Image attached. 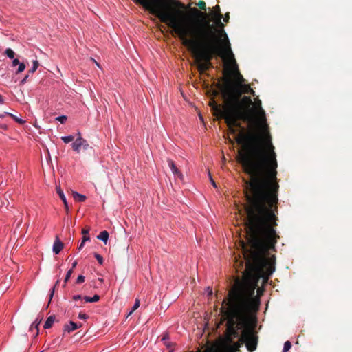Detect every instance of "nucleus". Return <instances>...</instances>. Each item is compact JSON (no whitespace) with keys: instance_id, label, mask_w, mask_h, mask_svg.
I'll list each match as a JSON object with an SVG mask.
<instances>
[{"instance_id":"0eeeda50","label":"nucleus","mask_w":352,"mask_h":352,"mask_svg":"<svg viewBox=\"0 0 352 352\" xmlns=\"http://www.w3.org/2000/svg\"><path fill=\"white\" fill-rule=\"evenodd\" d=\"M226 57L228 58V61H226L224 63L225 72H227L226 76H229L231 78V76H234L236 78V81H234L236 84H243L245 79L239 71L238 65L236 64L234 56L225 55V56L222 58H225Z\"/></svg>"},{"instance_id":"a211bd4d","label":"nucleus","mask_w":352,"mask_h":352,"mask_svg":"<svg viewBox=\"0 0 352 352\" xmlns=\"http://www.w3.org/2000/svg\"><path fill=\"white\" fill-rule=\"evenodd\" d=\"M170 337L168 333H165L163 335V337L162 338V341L164 342V345L167 348H170L172 346V343L169 341Z\"/></svg>"},{"instance_id":"393cba45","label":"nucleus","mask_w":352,"mask_h":352,"mask_svg":"<svg viewBox=\"0 0 352 352\" xmlns=\"http://www.w3.org/2000/svg\"><path fill=\"white\" fill-rule=\"evenodd\" d=\"M140 300L136 299L131 310L128 314V316L131 315L135 309H137L140 307Z\"/></svg>"},{"instance_id":"bb28decb","label":"nucleus","mask_w":352,"mask_h":352,"mask_svg":"<svg viewBox=\"0 0 352 352\" xmlns=\"http://www.w3.org/2000/svg\"><path fill=\"white\" fill-rule=\"evenodd\" d=\"M94 257L96 258V260L98 261V263L100 265H102L103 264L104 259H103L102 256L100 254H99L97 252H95L94 253Z\"/></svg>"},{"instance_id":"cd10ccee","label":"nucleus","mask_w":352,"mask_h":352,"mask_svg":"<svg viewBox=\"0 0 352 352\" xmlns=\"http://www.w3.org/2000/svg\"><path fill=\"white\" fill-rule=\"evenodd\" d=\"M18 65L19 67L16 72V74H19L25 70V65L23 63L20 62V63Z\"/></svg>"},{"instance_id":"a878e982","label":"nucleus","mask_w":352,"mask_h":352,"mask_svg":"<svg viewBox=\"0 0 352 352\" xmlns=\"http://www.w3.org/2000/svg\"><path fill=\"white\" fill-rule=\"evenodd\" d=\"M292 348V343L290 341H286L284 343L283 352H287Z\"/></svg>"},{"instance_id":"6e6552de","label":"nucleus","mask_w":352,"mask_h":352,"mask_svg":"<svg viewBox=\"0 0 352 352\" xmlns=\"http://www.w3.org/2000/svg\"><path fill=\"white\" fill-rule=\"evenodd\" d=\"M72 147L75 152L79 153L81 147H82L84 150H87L89 148V144L85 139L82 138L80 132H78L77 138L72 144Z\"/></svg>"},{"instance_id":"4be33fe9","label":"nucleus","mask_w":352,"mask_h":352,"mask_svg":"<svg viewBox=\"0 0 352 352\" xmlns=\"http://www.w3.org/2000/svg\"><path fill=\"white\" fill-rule=\"evenodd\" d=\"M10 118H12L16 122L21 124H23L25 122V121L24 120L17 117L16 116H15L12 113L10 114Z\"/></svg>"},{"instance_id":"2f4dec72","label":"nucleus","mask_w":352,"mask_h":352,"mask_svg":"<svg viewBox=\"0 0 352 352\" xmlns=\"http://www.w3.org/2000/svg\"><path fill=\"white\" fill-rule=\"evenodd\" d=\"M208 177H209L210 182L211 184L212 185V186L214 188H217V184L215 183L214 180L212 179L210 171H208Z\"/></svg>"},{"instance_id":"412c9836","label":"nucleus","mask_w":352,"mask_h":352,"mask_svg":"<svg viewBox=\"0 0 352 352\" xmlns=\"http://www.w3.org/2000/svg\"><path fill=\"white\" fill-rule=\"evenodd\" d=\"M5 54L6 56L11 59H13L14 57V52L11 48H7L5 51Z\"/></svg>"},{"instance_id":"ddd939ff","label":"nucleus","mask_w":352,"mask_h":352,"mask_svg":"<svg viewBox=\"0 0 352 352\" xmlns=\"http://www.w3.org/2000/svg\"><path fill=\"white\" fill-rule=\"evenodd\" d=\"M42 321V318L37 317L36 320L32 323L30 327V330L33 331L36 330L35 336H37L39 333L38 325Z\"/></svg>"},{"instance_id":"f03ea898","label":"nucleus","mask_w":352,"mask_h":352,"mask_svg":"<svg viewBox=\"0 0 352 352\" xmlns=\"http://www.w3.org/2000/svg\"><path fill=\"white\" fill-rule=\"evenodd\" d=\"M161 22L173 29L182 44L193 53L198 69L204 72L211 65L214 56H233L224 25L222 14H214L217 28L208 20L206 13L196 8L186 13L182 9L184 5L177 0H135Z\"/></svg>"},{"instance_id":"f257e3e1","label":"nucleus","mask_w":352,"mask_h":352,"mask_svg":"<svg viewBox=\"0 0 352 352\" xmlns=\"http://www.w3.org/2000/svg\"><path fill=\"white\" fill-rule=\"evenodd\" d=\"M259 100L258 107L252 108L258 118L256 124H250L248 131L239 122L242 120L241 118H234L214 101L211 104L214 115L225 120L230 133L236 135L235 140L241 146L239 151L240 163L250 176V179L245 182L246 230L274 229L277 226L278 162L265 112Z\"/></svg>"},{"instance_id":"423d86ee","label":"nucleus","mask_w":352,"mask_h":352,"mask_svg":"<svg viewBox=\"0 0 352 352\" xmlns=\"http://www.w3.org/2000/svg\"><path fill=\"white\" fill-rule=\"evenodd\" d=\"M250 88V86L248 84H236L234 80L229 76H224L221 92L222 94H228L231 96H236V97H241L243 94H248Z\"/></svg>"},{"instance_id":"f8f14e48","label":"nucleus","mask_w":352,"mask_h":352,"mask_svg":"<svg viewBox=\"0 0 352 352\" xmlns=\"http://www.w3.org/2000/svg\"><path fill=\"white\" fill-rule=\"evenodd\" d=\"M56 192H57L58 195H59L60 199L63 201V202L64 204V207H65L66 212H68L69 205H68L67 198H66L63 191L60 188V186H56Z\"/></svg>"},{"instance_id":"4c0bfd02","label":"nucleus","mask_w":352,"mask_h":352,"mask_svg":"<svg viewBox=\"0 0 352 352\" xmlns=\"http://www.w3.org/2000/svg\"><path fill=\"white\" fill-rule=\"evenodd\" d=\"M20 63V61L17 58H13L12 66H16Z\"/></svg>"},{"instance_id":"c9c22d12","label":"nucleus","mask_w":352,"mask_h":352,"mask_svg":"<svg viewBox=\"0 0 352 352\" xmlns=\"http://www.w3.org/2000/svg\"><path fill=\"white\" fill-rule=\"evenodd\" d=\"M11 113L9 112H3V113H0V118H3L6 116H10V117Z\"/></svg>"},{"instance_id":"58836bf2","label":"nucleus","mask_w":352,"mask_h":352,"mask_svg":"<svg viewBox=\"0 0 352 352\" xmlns=\"http://www.w3.org/2000/svg\"><path fill=\"white\" fill-rule=\"evenodd\" d=\"M197 6L202 9H205L206 3L204 1H201L197 4Z\"/></svg>"},{"instance_id":"f3484780","label":"nucleus","mask_w":352,"mask_h":352,"mask_svg":"<svg viewBox=\"0 0 352 352\" xmlns=\"http://www.w3.org/2000/svg\"><path fill=\"white\" fill-rule=\"evenodd\" d=\"M100 296L98 294H95L92 297L87 296H85L83 297V300L86 302H98L100 300Z\"/></svg>"},{"instance_id":"37998d69","label":"nucleus","mask_w":352,"mask_h":352,"mask_svg":"<svg viewBox=\"0 0 352 352\" xmlns=\"http://www.w3.org/2000/svg\"><path fill=\"white\" fill-rule=\"evenodd\" d=\"M85 243V242L81 241V243H80V245L78 247V249L79 251H80L83 248Z\"/></svg>"},{"instance_id":"de8ad7c7","label":"nucleus","mask_w":352,"mask_h":352,"mask_svg":"<svg viewBox=\"0 0 352 352\" xmlns=\"http://www.w3.org/2000/svg\"><path fill=\"white\" fill-rule=\"evenodd\" d=\"M91 60H93L99 68H101L100 65L94 58H91Z\"/></svg>"},{"instance_id":"e433bc0d","label":"nucleus","mask_w":352,"mask_h":352,"mask_svg":"<svg viewBox=\"0 0 352 352\" xmlns=\"http://www.w3.org/2000/svg\"><path fill=\"white\" fill-rule=\"evenodd\" d=\"M90 241V236L89 235H85L82 236V241L87 242Z\"/></svg>"},{"instance_id":"c03bdc74","label":"nucleus","mask_w":352,"mask_h":352,"mask_svg":"<svg viewBox=\"0 0 352 352\" xmlns=\"http://www.w3.org/2000/svg\"><path fill=\"white\" fill-rule=\"evenodd\" d=\"M82 234H83V236L89 235V230H82Z\"/></svg>"},{"instance_id":"c85d7f7f","label":"nucleus","mask_w":352,"mask_h":352,"mask_svg":"<svg viewBox=\"0 0 352 352\" xmlns=\"http://www.w3.org/2000/svg\"><path fill=\"white\" fill-rule=\"evenodd\" d=\"M56 120L59 121L61 124H64L67 121V117L65 115H62V116H58L56 118Z\"/></svg>"},{"instance_id":"a18cd8bd","label":"nucleus","mask_w":352,"mask_h":352,"mask_svg":"<svg viewBox=\"0 0 352 352\" xmlns=\"http://www.w3.org/2000/svg\"><path fill=\"white\" fill-rule=\"evenodd\" d=\"M77 264H78L77 261H74L72 263V268H71V269H72V270H73L74 268H75V267H76Z\"/></svg>"},{"instance_id":"39448f33","label":"nucleus","mask_w":352,"mask_h":352,"mask_svg":"<svg viewBox=\"0 0 352 352\" xmlns=\"http://www.w3.org/2000/svg\"><path fill=\"white\" fill-rule=\"evenodd\" d=\"M256 318L255 314H252V320L249 322L241 331L239 338L240 344H245L249 352L254 351L258 345V336L255 330Z\"/></svg>"},{"instance_id":"72a5a7b5","label":"nucleus","mask_w":352,"mask_h":352,"mask_svg":"<svg viewBox=\"0 0 352 352\" xmlns=\"http://www.w3.org/2000/svg\"><path fill=\"white\" fill-rule=\"evenodd\" d=\"M74 300H82L83 297L80 294L74 295L72 297Z\"/></svg>"},{"instance_id":"9b49d317","label":"nucleus","mask_w":352,"mask_h":352,"mask_svg":"<svg viewBox=\"0 0 352 352\" xmlns=\"http://www.w3.org/2000/svg\"><path fill=\"white\" fill-rule=\"evenodd\" d=\"M64 247L63 243L60 240L58 236L56 237V239L54 242L52 251L55 254H58L60 251L63 250Z\"/></svg>"},{"instance_id":"b1692460","label":"nucleus","mask_w":352,"mask_h":352,"mask_svg":"<svg viewBox=\"0 0 352 352\" xmlns=\"http://www.w3.org/2000/svg\"><path fill=\"white\" fill-rule=\"evenodd\" d=\"M39 63L37 60H33L32 68L30 70V73H34L38 67Z\"/></svg>"},{"instance_id":"4468645a","label":"nucleus","mask_w":352,"mask_h":352,"mask_svg":"<svg viewBox=\"0 0 352 352\" xmlns=\"http://www.w3.org/2000/svg\"><path fill=\"white\" fill-rule=\"evenodd\" d=\"M109 236V232L107 230H103L97 236V239L102 241L106 245L108 242Z\"/></svg>"},{"instance_id":"09e8293b","label":"nucleus","mask_w":352,"mask_h":352,"mask_svg":"<svg viewBox=\"0 0 352 352\" xmlns=\"http://www.w3.org/2000/svg\"><path fill=\"white\" fill-rule=\"evenodd\" d=\"M4 103V99L3 96L0 94V104H3Z\"/></svg>"},{"instance_id":"6ab92c4d","label":"nucleus","mask_w":352,"mask_h":352,"mask_svg":"<svg viewBox=\"0 0 352 352\" xmlns=\"http://www.w3.org/2000/svg\"><path fill=\"white\" fill-rule=\"evenodd\" d=\"M60 283V280H57V281L56 282L54 286L50 289V300L48 302V304H47V307L49 306L53 296H54V291H55V289H56V287Z\"/></svg>"},{"instance_id":"473e14b6","label":"nucleus","mask_w":352,"mask_h":352,"mask_svg":"<svg viewBox=\"0 0 352 352\" xmlns=\"http://www.w3.org/2000/svg\"><path fill=\"white\" fill-rule=\"evenodd\" d=\"M206 293L208 296H211L212 295V289L210 287H207L205 289Z\"/></svg>"},{"instance_id":"7c9ffc66","label":"nucleus","mask_w":352,"mask_h":352,"mask_svg":"<svg viewBox=\"0 0 352 352\" xmlns=\"http://www.w3.org/2000/svg\"><path fill=\"white\" fill-rule=\"evenodd\" d=\"M78 318L81 320H86L89 318V316L85 313L80 312L78 314Z\"/></svg>"},{"instance_id":"ea45409f","label":"nucleus","mask_w":352,"mask_h":352,"mask_svg":"<svg viewBox=\"0 0 352 352\" xmlns=\"http://www.w3.org/2000/svg\"><path fill=\"white\" fill-rule=\"evenodd\" d=\"M243 344H240V341L239 340L237 342H236L234 344V347L236 350H237L239 348H240Z\"/></svg>"},{"instance_id":"a19ab883","label":"nucleus","mask_w":352,"mask_h":352,"mask_svg":"<svg viewBox=\"0 0 352 352\" xmlns=\"http://www.w3.org/2000/svg\"><path fill=\"white\" fill-rule=\"evenodd\" d=\"M218 11L221 12V11H220V8H219V6H216L214 7V12H212V14L214 16V13H217Z\"/></svg>"},{"instance_id":"49530a36","label":"nucleus","mask_w":352,"mask_h":352,"mask_svg":"<svg viewBox=\"0 0 352 352\" xmlns=\"http://www.w3.org/2000/svg\"><path fill=\"white\" fill-rule=\"evenodd\" d=\"M248 94H252V95H253V96H254V95H255V92H254V91L252 88H250V89L249 90V91L248 92Z\"/></svg>"},{"instance_id":"8fccbe9b","label":"nucleus","mask_w":352,"mask_h":352,"mask_svg":"<svg viewBox=\"0 0 352 352\" xmlns=\"http://www.w3.org/2000/svg\"><path fill=\"white\" fill-rule=\"evenodd\" d=\"M40 352H42V351H40Z\"/></svg>"},{"instance_id":"79ce46f5","label":"nucleus","mask_w":352,"mask_h":352,"mask_svg":"<svg viewBox=\"0 0 352 352\" xmlns=\"http://www.w3.org/2000/svg\"><path fill=\"white\" fill-rule=\"evenodd\" d=\"M229 18H230L229 13L228 12V13H226V14H225V16H224V18H223V21H224L226 23H227V22L228 21V20H229Z\"/></svg>"},{"instance_id":"c756f323","label":"nucleus","mask_w":352,"mask_h":352,"mask_svg":"<svg viewBox=\"0 0 352 352\" xmlns=\"http://www.w3.org/2000/svg\"><path fill=\"white\" fill-rule=\"evenodd\" d=\"M85 276H83V275H79L76 280V284H81L82 283L85 282Z\"/></svg>"},{"instance_id":"7ed1b4c3","label":"nucleus","mask_w":352,"mask_h":352,"mask_svg":"<svg viewBox=\"0 0 352 352\" xmlns=\"http://www.w3.org/2000/svg\"><path fill=\"white\" fill-rule=\"evenodd\" d=\"M248 248L243 242L242 248L246 261L242 281H237L224 299L221 311L227 318L226 331L229 336H238L239 329H243L252 320L260 306V298L255 296L260 278L267 283L275 271V255L267 256L269 250H275L279 239L275 229L246 230Z\"/></svg>"},{"instance_id":"5701e85b","label":"nucleus","mask_w":352,"mask_h":352,"mask_svg":"<svg viewBox=\"0 0 352 352\" xmlns=\"http://www.w3.org/2000/svg\"><path fill=\"white\" fill-rule=\"evenodd\" d=\"M72 273H73L72 269H69L67 272L66 275H65V278H64V285H63V287H65V285L67 283V281L69 280V279L70 278Z\"/></svg>"},{"instance_id":"2eb2a0df","label":"nucleus","mask_w":352,"mask_h":352,"mask_svg":"<svg viewBox=\"0 0 352 352\" xmlns=\"http://www.w3.org/2000/svg\"><path fill=\"white\" fill-rule=\"evenodd\" d=\"M56 317L54 315L50 316L47 317V320L45 322V324L43 325L44 329H50L52 327L54 321H55Z\"/></svg>"},{"instance_id":"1a4fd4ad","label":"nucleus","mask_w":352,"mask_h":352,"mask_svg":"<svg viewBox=\"0 0 352 352\" xmlns=\"http://www.w3.org/2000/svg\"><path fill=\"white\" fill-rule=\"evenodd\" d=\"M167 163L168 165V167L171 170L172 173L174 175L175 177H177L180 180L184 179V175L182 173V172L177 168L175 162L171 159H167Z\"/></svg>"},{"instance_id":"9d476101","label":"nucleus","mask_w":352,"mask_h":352,"mask_svg":"<svg viewBox=\"0 0 352 352\" xmlns=\"http://www.w3.org/2000/svg\"><path fill=\"white\" fill-rule=\"evenodd\" d=\"M81 323H76L72 320H70L67 324H65L63 327V331L65 333H71L76 329H78L82 327Z\"/></svg>"},{"instance_id":"f704fd0d","label":"nucleus","mask_w":352,"mask_h":352,"mask_svg":"<svg viewBox=\"0 0 352 352\" xmlns=\"http://www.w3.org/2000/svg\"><path fill=\"white\" fill-rule=\"evenodd\" d=\"M29 78V75L27 74L24 76V78L23 79H21V82H20V85H23L26 82L28 78Z\"/></svg>"},{"instance_id":"aec40b11","label":"nucleus","mask_w":352,"mask_h":352,"mask_svg":"<svg viewBox=\"0 0 352 352\" xmlns=\"http://www.w3.org/2000/svg\"><path fill=\"white\" fill-rule=\"evenodd\" d=\"M74 139V137L72 135L61 137V140L65 144L69 143L70 142L73 141Z\"/></svg>"},{"instance_id":"dca6fc26","label":"nucleus","mask_w":352,"mask_h":352,"mask_svg":"<svg viewBox=\"0 0 352 352\" xmlns=\"http://www.w3.org/2000/svg\"><path fill=\"white\" fill-rule=\"evenodd\" d=\"M73 197L75 200L78 201V202H84L87 199L85 195L80 194L76 191L73 192Z\"/></svg>"},{"instance_id":"20e7f679","label":"nucleus","mask_w":352,"mask_h":352,"mask_svg":"<svg viewBox=\"0 0 352 352\" xmlns=\"http://www.w3.org/2000/svg\"><path fill=\"white\" fill-rule=\"evenodd\" d=\"M225 102L221 107L228 111L234 118H241L243 121L249 124H256L258 118V114L250 108L252 105V100L250 96L243 98L228 94H222Z\"/></svg>"}]
</instances>
